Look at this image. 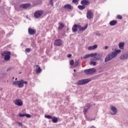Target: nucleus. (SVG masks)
<instances>
[{
  "mask_svg": "<svg viewBox=\"0 0 128 128\" xmlns=\"http://www.w3.org/2000/svg\"><path fill=\"white\" fill-rule=\"evenodd\" d=\"M67 56H68V58H70L72 56V54H68Z\"/></svg>",
  "mask_w": 128,
  "mask_h": 128,
  "instance_id": "nucleus-43",
  "label": "nucleus"
},
{
  "mask_svg": "<svg viewBox=\"0 0 128 128\" xmlns=\"http://www.w3.org/2000/svg\"><path fill=\"white\" fill-rule=\"evenodd\" d=\"M78 28H79V24H74L72 28V32H78Z\"/></svg>",
  "mask_w": 128,
  "mask_h": 128,
  "instance_id": "nucleus-15",
  "label": "nucleus"
},
{
  "mask_svg": "<svg viewBox=\"0 0 128 128\" xmlns=\"http://www.w3.org/2000/svg\"><path fill=\"white\" fill-rule=\"evenodd\" d=\"M120 52H122V50L115 48L113 52L108 54L105 58L104 62H110V60H112L118 56V54H120Z\"/></svg>",
  "mask_w": 128,
  "mask_h": 128,
  "instance_id": "nucleus-1",
  "label": "nucleus"
},
{
  "mask_svg": "<svg viewBox=\"0 0 128 128\" xmlns=\"http://www.w3.org/2000/svg\"><path fill=\"white\" fill-rule=\"evenodd\" d=\"M54 44L55 46H62V40H55L54 42Z\"/></svg>",
  "mask_w": 128,
  "mask_h": 128,
  "instance_id": "nucleus-14",
  "label": "nucleus"
},
{
  "mask_svg": "<svg viewBox=\"0 0 128 128\" xmlns=\"http://www.w3.org/2000/svg\"><path fill=\"white\" fill-rule=\"evenodd\" d=\"M128 58V51L122 54L120 56V60H127Z\"/></svg>",
  "mask_w": 128,
  "mask_h": 128,
  "instance_id": "nucleus-11",
  "label": "nucleus"
},
{
  "mask_svg": "<svg viewBox=\"0 0 128 128\" xmlns=\"http://www.w3.org/2000/svg\"><path fill=\"white\" fill-rule=\"evenodd\" d=\"M96 57H94V58L96 60H99L100 62H104V59H102V56L104 55L102 53L98 54L96 55Z\"/></svg>",
  "mask_w": 128,
  "mask_h": 128,
  "instance_id": "nucleus-7",
  "label": "nucleus"
},
{
  "mask_svg": "<svg viewBox=\"0 0 128 128\" xmlns=\"http://www.w3.org/2000/svg\"><path fill=\"white\" fill-rule=\"evenodd\" d=\"M36 32V31L34 29H32V28H28V32L30 36H34V34H35Z\"/></svg>",
  "mask_w": 128,
  "mask_h": 128,
  "instance_id": "nucleus-13",
  "label": "nucleus"
},
{
  "mask_svg": "<svg viewBox=\"0 0 128 128\" xmlns=\"http://www.w3.org/2000/svg\"><path fill=\"white\" fill-rule=\"evenodd\" d=\"M19 126H22V122H18Z\"/></svg>",
  "mask_w": 128,
  "mask_h": 128,
  "instance_id": "nucleus-41",
  "label": "nucleus"
},
{
  "mask_svg": "<svg viewBox=\"0 0 128 128\" xmlns=\"http://www.w3.org/2000/svg\"><path fill=\"white\" fill-rule=\"evenodd\" d=\"M116 24H118L117 20H113L110 22V26H116Z\"/></svg>",
  "mask_w": 128,
  "mask_h": 128,
  "instance_id": "nucleus-21",
  "label": "nucleus"
},
{
  "mask_svg": "<svg viewBox=\"0 0 128 128\" xmlns=\"http://www.w3.org/2000/svg\"><path fill=\"white\" fill-rule=\"evenodd\" d=\"M52 122H54V124H56V122H58V118L56 116H53L52 118Z\"/></svg>",
  "mask_w": 128,
  "mask_h": 128,
  "instance_id": "nucleus-22",
  "label": "nucleus"
},
{
  "mask_svg": "<svg viewBox=\"0 0 128 128\" xmlns=\"http://www.w3.org/2000/svg\"><path fill=\"white\" fill-rule=\"evenodd\" d=\"M1 76H6V73H2L1 74Z\"/></svg>",
  "mask_w": 128,
  "mask_h": 128,
  "instance_id": "nucleus-40",
  "label": "nucleus"
},
{
  "mask_svg": "<svg viewBox=\"0 0 128 128\" xmlns=\"http://www.w3.org/2000/svg\"><path fill=\"white\" fill-rule=\"evenodd\" d=\"M29 6H30V4H22L20 6V8H24V10L28 8Z\"/></svg>",
  "mask_w": 128,
  "mask_h": 128,
  "instance_id": "nucleus-12",
  "label": "nucleus"
},
{
  "mask_svg": "<svg viewBox=\"0 0 128 128\" xmlns=\"http://www.w3.org/2000/svg\"><path fill=\"white\" fill-rule=\"evenodd\" d=\"M24 84H28V82L24 81L22 80H20L18 81V86L20 88H24Z\"/></svg>",
  "mask_w": 128,
  "mask_h": 128,
  "instance_id": "nucleus-9",
  "label": "nucleus"
},
{
  "mask_svg": "<svg viewBox=\"0 0 128 128\" xmlns=\"http://www.w3.org/2000/svg\"><path fill=\"white\" fill-rule=\"evenodd\" d=\"M18 80V78H16L15 80Z\"/></svg>",
  "mask_w": 128,
  "mask_h": 128,
  "instance_id": "nucleus-46",
  "label": "nucleus"
},
{
  "mask_svg": "<svg viewBox=\"0 0 128 128\" xmlns=\"http://www.w3.org/2000/svg\"><path fill=\"white\" fill-rule=\"evenodd\" d=\"M64 28V24L62 22H60L59 23V26L58 27V30H62V28Z\"/></svg>",
  "mask_w": 128,
  "mask_h": 128,
  "instance_id": "nucleus-19",
  "label": "nucleus"
},
{
  "mask_svg": "<svg viewBox=\"0 0 128 128\" xmlns=\"http://www.w3.org/2000/svg\"><path fill=\"white\" fill-rule=\"evenodd\" d=\"M25 116H26V118H30V114H25Z\"/></svg>",
  "mask_w": 128,
  "mask_h": 128,
  "instance_id": "nucleus-36",
  "label": "nucleus"
},
{
  "mask_svg": "<svg viewBox=\"0 0 128 128\" xmlns=\"http://www.w3.org/2000/svg\"><path fill=\"white\" fill-rule=\"evenodd\" d=\"M90 66H92H92H96V62H94V60H96L94 58H90Z\"/></svg>",
  "mask_w": 128,
  "mask_h": 128,
  "instance_id": "nucleus-16",
  "label": "nucleus"
},
{
  "mask_svg": "<svg viewBox=\"0 0 128 128\" xmlns=\"http://www.w3.org/2000/svg\"><path fill=\"white\" fill-rule=\"evenodd\" d=\"M14 104H15L16 106H22V101L20 99H16L14 101Z\"/></svg>",
  "mask_w": 128,
  "mask_h": 128,
  "instance_id": "nucleus-10",
  "label": "nucleus"
},
{
  "mask_svg": "<svg viewBox=\"0 0 128 128\" xmlns=\"http://www.w3.org/2000/svg\"><path fill=\"white\" fill-rule=\"evenodd\" d=\"M88 28V24H86V26H84V27L80 26V25L79 24V30L80 32H84L85 30Z\"/></svg>",
  "mask_w": 128,
  "mask_h": 128,
  "instance_id": "nucleus-17",
  "label": "nucleus"
},
{
  "mask_svg": "<svg viewBox=\"0 0 128 128\" xmlns=\"http://www.w3.org/2000/svg\"><path fill=\"white\" fill-rule=\"evenodd\" d=\"M118 20H122V17L121 16L119 15L118 16Z\"/></svg>",
  "mask_w": 128,
  "mask_h": 128,
  "instance_id": "nucleus-39",
  "label": "nucleus"
},
{
  "mask_svg": "<svg viewBox=\"0 0 128 128\" xmlns=\"http://www.w3.org/2000/svg\"><path fill=\"white\" fill-rule=\"evenodd\" d=\"M70 66H74V60H72L70 62Z\"/></svg>",
  "mask_w": 128,
  "mask_h": 128,
  "instance_id": "nucleus-31",
  "label": "nucleus"
},
{
  "mask_svg": "<svg viewBox=\"0 0 128 128\" xmlns=\"http://www.w3.org/2000/svg\"><path fill=\"white\" fill-rule=\"evenodd\" d=\"M72 2H74V3H75V2H78V0H72Z\"/></svg>",
  "mask_w": 128,
  "mask_h": 128,
  "instance_id": "nucleus-42",
  "label": "nucleus"
},
{
  "mask_svg": "<svg viewBox=\"0 0 128 128\" xmlns=\"http://www.w3.org/2000/svg\"><path fill=\"white\" fill-rule=\"evenodd\" d=\"M78 8L80 10H84V8H86V6H78Z\"/></svg>",
  "mask_w": 128,
  "mask_h": 128,
  "instance_id": "nucleus-27",
  "label": "nucleus"
},
{
  "mask_svg": "<svg viewBox=\"0 0 128 128\" xmlns=\"http://www.w3.org/2000/svg\"><path fill=\"white\" fill-rule=\"evenodd\" d=\"M42 70L40 67H38V69L36 70V74H40V72H42Z\"/></svg>",
  "mask_w": 128,
  "mask_h": 128,
  "instance_id": "nucleus-26",
  "label": "nucleus"
},
{
  "mask_svg": "<svg viewBox=\"0 0 128 128\" xmlns=\"http://www.w3.org/2000/svg\"><path fill=\"white\" fill-rule=\"evenodd\" d=\"M80 62L78 60H76L74 64L76 66H78V63Z\"/></svg>",
  "mask_w": 128,
  "mask_h": 128,
  "instance_id": "nucleus-32",
  "label": "nucleus"
},
{
  "mask_svg": "<svg viewBox=\"0 0 128 128\" xmlns=\"http://www.w3.org/2000/svg\"><path fill=\"white\" fill-rule=\"evenodd\" d=\"M90 54H86V55L84 56H83V58H84V59L88 58H90Z\"/></svg>",
  "mask_w": 128,
  "mask_h": 128,
  "instance_id": "nucleus-29",
  "label": "nucleus"
},
{
  "mask_svg": "<svg viewBox=\"0 0 128 128\" xmlns=\"http://www.w3.org/2000/svg\"><path fill=\"white\" fill-rule=\"evenodd\" d=\"M81 4H82V6H88V4H90V2L87 0H83L81 2Z\"/></svg>",
  "mask_w": 128,
  "mask_h": 128,
  "instance_id": "nucleus-18",
  "label": "nucleus"
},
{
  "mask_svg": "<svg viewBox=\"0 0 128 128\" xmlns=\"http://www.w3.org/2000/svg\"><path fill=\"white\" fill-rule=\"evenodd\" d=\"M86 18L88 20H92L94 18V12L92 10H88L86 14Z\"/></svg>",
  "mask_w": 128,
  "mask_h": 128,
  "instance_id": "nucleus-6",
  "label": "nucleus"
},
{
  "mask_svg": "<svg viewBox=\"0 0 128 128\" xmlns=\"http://www.w3.org/2000/svg\"><path fill=\"white\" fill-rule=\"evenodd\" d=\"M74 72H76V70H74Z\"/></svg>",
  "mask_w": 128,
  "mask_h": 128,
  "instance_id": "nucleus-47",
  "label": "nucleus"
},
{
  "mask_svg": "<svg viewBox=\"0 0 128 128\" xmlns=\"http://www.w3.org/2000/svg\"><path fill=\"white\" fill-rule=\"evenodd\" d=\"M13 78V79H14V78Z\"/></svg>",
  "mask_w": 128,
  "mask_h": 128,
  "instance_id": "nucleus-50",
  "label": "nucleus"
},
{
  "mask_svg": "<svg viewBox=\"0 0 128 128\" xmlns=\"http://www.w3.org/2000/svg\"><path fill=\"white\" fill-rule=\"evenodd\" d=\"M26 52H30V48H26Z\"/></svg>",
  "mask_w": 128,
  "mask_h": 128,
  "instance_id": "nucleus-37",
  "label": "nucleus"
},
{
  "mask_svg": "<svg viewBox=\"0 0 128 128\" xmlns=\"http://www.w3.org/2000/svg\"><path fill=\"white\" fill-rule=\"evenodd\" d=\"M110 110L112 112L110 113V114L112 116H114L115 114H118V109H116V106L112 105L110 106Z\"/></svg>",
  "mask_w": 128,
  "mask_h": 128,
  "instance_id": "nucleus-8",
  "label": "nucleus"
},
{
  "mask_svg": "<svg viewBox=\"0 0 128 128\" xmlns=\"http://www.w3.org/2000/svg\"><path fill=\"white\" fill-rule=\"evenodd\" d=\"M98 48V45L97 44H95L93 46H90L88 48V50H96V48Z\"/></svg>",
  "mask_w": 128,
  "mask_h": 128,
  "instance_id": "nucleus-20",
  "label": "nucleus"
},
{
  "mask_svg": "<svg viewBox=\"0 0 128 128\" xmlns=\"http://www.w3.org/2000/svg\"><path fill=\"white\" fill-rule=\"evenodd\" d=\"M88 112V108H84V114H86V113Z\"/></svg>",
  "mask_w": 128,
  "mask_h": 128,
  "instance_id": "nucleus-34",
  "label": "nucleus"
},
{
  "mask_svg": "<svg viewBox=\"0 0 128 128\" xmlns=\"http://www.w3.org/2000/svg\"><path fill=\"white\" fill-rule=\"evenodd\" d=\"M42 14H44V12L42 10H36L34 13V16L36 18H40V16H42Z\"/></svg>",
  "mask_w": 128,
  "mask_h": 128,
  "instance_id": "nucleus-5",
  "label": "nucleus"
},
{
  "mask_svg": "<svg viewBox=\"0 0 128 128\" xmlns=\"http://www.w3.org/2000/svg\"><path fill=\"white\" fill-rule=\"evenodd\" d=\"M98 55L97 53H92L90 54V56H91V58H96V56Z\"/></svg>",
  "mask_w": 128,
  "mask_h": 128,
  "instance_id": "nucleus-25",
  "label": "nucleus"
},
{
  "mask_svg": "<svg viewBox=\"0 0 128 128\" xmlns=\"http://www.w3.org/2000/svg\"><path fill=\"white\" fill-rule=\"evenodd\" d=\"M86 118H87L88 120H89L90 122L91 120H92V119L90 118L88 116H86Z\"/></svg>",
  "mask_w": 128,
  "mask_h": 128,
  "instance_id": "nucleus-38",
  "label": "nucleus"
},
{
  "mask_svg": "<svg viewBox=\"0 0 128 128\" xmlns=\"http://www.w3.org/2000/svg\"><path fill=\"white\" fill-rule=\"evenodd\" d=\"M81 58H82V57H81Z\"/></svg>",
  "mask_w": 128,
  "mask_h": 128,
  "instance_id": "nucleus-51",
  "label": "nucleus"
},
{
  "mask_svg": "<svg viewBox=\"0 0 128 128\" xmlns=\"http://www.w3.org/2000/svg\"><path fill=\"white\" fill-rule=\"evenodd\" d=\"M104 48L105 50H108V46H105Z\"/></svg>",
  "mask_w": 128,
  "mask_h": 128,
  "instance_id": "nucleus-44",
  "label": "nucleus"
},
{
  "mask_svg": "<svg viewBox=\"0 0 128 128\" xmlns=\"http://www.w3.org/2000/svg\"><path fill=\"white\" fill-rule=\"evenodd\" d=\"M87 108H90V104H88L87 105Z\"/></svg>",
  "mask_w": 128,
  "mask_h": 128,
  "instance_id": "nucleus-45",
  "label": "nucleus"
},
{
  "mask_svg": "<svg viewBox=\"0 0 128 128\" xmlns=\"http://www.w3.org/2000/svg\"><path fill=\"white\" fill-rule=\"evenodd\" d=\"M124 42H120L119 44V48L120 50H124Z\"/></svg>",
  "mask_w": 128,
  "mask_h": 128,
  "instance_id": "nucleus-24",
  "label": "nucleus"
},
{
  "mask_svg": "<svg viewBox=\"0 0 128 128\" xmlns=\"http://www.w3.org/2000/svg\"><path fill=\"white\" fill-rule=\"evenodd\" d=\"M96 72V68H91L89 69H87L84 70V74H86L90 75V74H94Z\"/></svg>",
  "mask_w": 128,
  "mask_h": 128,
  "instance_id": "nucleus-4",
  "label": "nucleus"
},
{
  "mask_svg": "<svg viewBox=\"0 0 128 128\" xmlns=\"http://www.w3.org/2000/svg\"><path fill=\"white\" fill-rule=\"evenodd\" d=\"M8 82V80H7Z\"/></svg>",
  "mask_w": 128,
  "mask_h": 128,
  "instance_id": "nucleus-49",
  "label": "nucleus"
},
{
  "mask_svg": "<svg viewBox=\"0 0 128 128\" xmlns=\"http://www.w3.org/2000/svg\"><path fill=\"white\" fill-rule=\"evenodd\" d=\"M10 52L4 51L1 54L2 56H4V60H10Z\"/></svg>",
  "mask_w": 128,
  "mask_h": 128,
  "instance_id": "nucleus-2",
  "label": "nucleus"
},
{
  "mask_svg": "<svg viewBox=\"0 0 128 128\" xmlns=\"http://www.w3.org/2000/svg\"><path fill=\"white\" fill-rule=\"evenodd\" d=\"M18 81H14L12 82V84L14 86H18Z\"/></svg>",
  "mask_w": 128,
  "mask_h": 128,
  "instance_id": "nucleus-30",
  "label": "nucleus"
},
{
  "mask_svg": "<svg viewBox=\"0 0 128 128\" xmlns=\"http://www.w3.org/2000/svg\"><path fill=\"white\" fill-rule=\"evenodd\" d=\"M18 116L20 118H24L25 116V114H19Z\"/></svg>",
  "mask_w": 128,
  "mask_h": 128,
  "instance_id": "nucleus-33",
  "label": "nucleus"
},
{
  "mask_svg": "<svg viewBox=\"0 0 128 128\" xmlns=\"http://www.w3.org/2000/svg\"><path fill=\"white\" fill-rule=\"evenodd\" d=\"M90 78L84 79L82 80H80L77 82L78 86H82L84 84H86L91 82Z\"/></svg>",
  "mask_w": 128,
  "mask_h": 128,
  "instance_id": "nucleus-3",
  "label": "nucleus"
},
{
  "mask_svg": "<svg viewBox=\"0 0 128 128\" xmlns=\"http://www.w3.org/2000/svg\"><path fill=\"white\" fill-rule=\"evenodd\" d=\"M49 4L52 6H54V2H52V0H50Z\"/></svg>",
  "mask_w": 128,
  "mask_h": 128,
  "instance_id": "nucleus-35",
  "label": "nucleus"
},
{
  "mask_svg": "<svg viewBox=\"0 0 128 128\" xmlns=\"http://www.w3.org/2000/svg\"><path fill=\"white\" fill-rule=\"evenodd\" d=\"M8 70H10V69H8V70H7V71H8Z\"/></svg>",
  "mask_w": 128,
  "mask_h": 128,
  "instance_id": "nucleus-48",
  "label": "nucleus"
},
{
  "mask_svg": "<svg viewBox=\"0 0 128 128\" xmlns=\"http://www.w3.org/2000/svg\"><path fill=\"white\" fill-rule=\"evenodd\" d=\"M46 118H48V120H52V116L50 115H46L45 116Z\"/></svg>",
  "mask_w": 128,
  "mask_h": 128,
  "instance_id": "nucleus-28",
  "label": "nucleus"
},
{
  "mask_svg": "<svg viewBox=\"0 0 128 128\" xmlns=\"http://www.w3.org/2000/svg\"><path fill=\"white\" fill-rule=\"evenodd\" d=\"M65 10H72V6L70 4H66L64 6Z\"/></svg>",
  "mask_w": 128,
  "mask_h": 128,
  "instance_id": "nucleus-23",
  "label": "nucleus"
}]
</instances>
